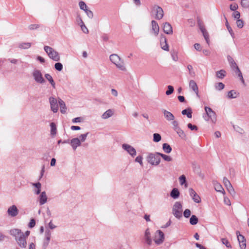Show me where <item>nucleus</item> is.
I'll return each mask as SVG.
<instances>
[{
  "label": "nucleus",
  "instance_id": "a878e982",
  "mask_svg": "<svg viewBox=\"0 0 249 249\" xmlns=\"http://www.w3.org/2000/svg\"><path fill=\"white\" fill-rule=\"evenodd\" d=\"M213 185L216 191L222 193L223 195L225 194V192L222 185L217 181H213Z\"/></svg>",
  "mask_w": 249,
  "mask_h": 249
},
{
  "label": "nucleus",
  "instance_id": "79ce46f5",
  "mask_svg": "<svg viewBox=\"0 0 249 249\" xmlns=\"http://www.w3.org/2000/svg\"><path fill=\"white\" fill-rule=\"evenodd\" d=\"M225 74L226 71L222 70L217 71L216 73V76L220 79H223L225 76Z\"/></svg>",
  "mask_w": 249,
  "mask_h": 249
},
{
  "label": "nucleus",
  "instance_id": "e433bc0d",
  "mask_svg": "<svg viewBox=\"0 0 249 249\" xmlns=\"http://www.w3.org/2000/svg\"><path fill=\"white\" fill-rule=\"evenodd\" d=\"M51 126V134L54 136L56 134V126L54 123H51L50 124Z\"/></svg>",
  "mask_w": 249,
  "mask_h": 249
},
{
  "label": "nucleus",
  "instance_id": "a19ab883",
  "mask_svg": "<svg viewBox=\"0 0 249 249\" xmlns=\"http://www.w3.org/2000/svg\"><path fill=\"white\" fill-rule=\"evenodd\" d=\"M198 218L196 215H193L190 217V223L191 225H195L198 223Z\"/></svg>",
  "mask_w": 249,
  "mask_h": 249
},
{
  "label": "nucleus",
  "instance_id": "7ed1b4c3",
  "mask_svg": "<svg viewBox=\"0 0 249 249\" xmlns=\"http://www.w3.org/2000/svg\"><path fill=\"white\" fill-rule=\"evenodd\" d=\"M44 49L50 58L55 61L60 60V57L59 54L54 49L48 46H45Z\"/></svg>",
  "mask_w": 249,
  "mask_h": 249
},
{
  "label": "nucleus",
  "instance_id": "72a5a7b5",
  "mask_svg": "<svg viewBox=\"0 0 249 249\" xmlns=\"http://www.w3.org/2000/svg\"><path fill=\"white\" fill-rule=\"evenodd\" d=\"M235 69H236V71H235L236 73L238 75V76L239 77V78H240V80L242 81V82L243 84H244L245 81H244L243 75H242V73L241 71H240V70H239V69L237 65H235Z\"/></svg>",
  "mask_w": 249,
  "mask_h": 249
},
{
  "label": "nucleus",
  "instance_id": "13d9d810",
  "mask_svg": "<svg viewBox=\"0 0 249 249\" xmlns=\"http://www.w3.org/2000/svg\"><path fill=\"white\" fill-rule=\"evenodd\" d=\"M237 26L239 28H242L244 26L243 21L241 19H238L236 21Z\"/></svg>",
  "mask_w": 249,
  "mask_h": 249
},
{
  "label": "nucleus",
  "instance_id": "473e14b6",
  "mask_svg": "<svg viewBox=\"0 0 249 249\" xmlns=\"http://www.w3.org/2000/svg\"><path fill=\"white\" fill-rule=\"evenodd\" d=\"M181 113L182 115H186L187 117L189 118H191L192 117V110L190 108H188L187 109L183 110L181 112Z\"/></svg>",
  "mask_w": 249,
  "mask_h": 249
},
{
  "label": "nucleus",
  "instance_id": "f03ea898",
  "mask_svg": "<svg viewBox=\"0 0 249 249\" xmlns=\"http://www.w3.org/2000/svg\"><path fill=\"white\" fill-rule=\"evenodd\" d=\"M109 60L119 70L125 71H126L124 61L116 53L111 54L109 56Z\"/></svg>",
  "mask_w": 249,
  "mask_h": 249
},
{
  "label": "nucleus",
  "instance_id": "6ab92c4d",
  "mask_svg": "<svg viewBox=\"0 0 249 249\" xmlns=\"http://www.w3.org/2000/svg\"><path fill=\"white\" fill-rule=\"evenodd\" d=\"M151 33L153 34L155 36H158L160 31V28L158 23L155 20H152L151 21Z\"/></svg>",
  "mask_w": 249,
  "mask_h": 249
},
{
  "label": "nucleus",
  "instance_id": "774afa93",
  "mask_svg": "<svg viewBox=\"0 0 249 249\" xmlns=\"http://www.w3.org/2000/svg\"><path fill=\"white\" fill-rule=\"evenodd\" d=\"M232 16L236 19H239L240 17V13L238 11H235L233 12Z\"/></svg>",
  "mask_w": 249,
  "mask_h": 249
},
{
  "label": "nucleus",
  "instance_id": "bb28decb",
  "mask_svg": "<svg viewBox=\"0 0 249 249\" xmlns=\"http://www.w3.org/2000/svg\"><path fill=\"white\" fill-rule=\"evenodd\" d=\"M160 46L162 49L168 51H169V46L168 44L167 43V40L165 37L162 36L160 37Z\"/></svg>",
  "mask_w": 249,
  "mask_h": 249
},
{
  "label": "nucleus",
  "instance_id": "5701e85b",
  "mask_svg": "<svg viewBox=\"0 0 249 249\" xmlns=\"http://www.w3.org/2000/svg\"><path fill=\"white\" fill-rule=\"evenodd\" d=\"M114 114V110L113 109H108L106 110L101 115V118L103 120H107L109 118L111 117Z\"/></svg>",
  "mask_w": 249,
  "mask_h": 249
},
{
  "label": "nucleus",
  "instance_id": "9b49d317",
  "mask_svg": "<svg viewBox=\"0 0 249 249\" xmlns=\"http://www.w3.org/2000/svg\"><path fill=\"white\" fill-rule=\"evenodd\" d=\"M122 148L132 157H134L136 155L137 153L136 149L131 145L124 143L122 144Z\"/></svg>",
  "mask_w": 249,
  "mask_h": 249
},
{
  "label": "nucleus",
  "instance_id": "1a4fd4ad",
  "mask_svg": "<svg viewBox=\"0 0 249 249\" xmlns=\"http://www.w3.org/2000/svg\"><path fill=\"white\" fill-rule=\"evenodd\" d=\"M223 182L229 193L231 195H235V191L231 182L226 177L223 178Z\"/></svg>",
  "mask_w": 249,
  "mask_h": 249
},
{
  "label": "nucleus",
  "instance_id": "0e129e2a",
  "mask_svg": "<svg viewBox=\"0 0 249 249\" xmlns=\"http://www.w3.org/2000/svg\"><path fill=\"white\" fill-rule=\"evenodd\" d=\"M85 12L90 18H92L93 17V14L91 11L87 9Z\"/></svg>",
  "mask_w": 249,
  "mask_h": 249
},
{
  "label": "nucleus",
  "instance_id": "412c9836",
  "mask_svg": "<svg viewBox=\"0 0 249 249\" xmlns=\"http://www.w3.org/2000/svg\"><path fill=\"white\" fill-rule=\"evenodd\" d=\"M144 239L148 245L150 246L152 244V241L151 236V233L148 228L145 231Z\"/></svg>",
  "mask_w": 249,
  "mask_h": 249
},
{
  "label": "nucleus",
  "instance_id": "a211bd4d",
  "mask_svg": "<svg viewBox=\"0 0 249 249\" xmlns=\"http://www.w3.org/2000/svg\"><path fill=\"white\" fill-rule=\"evenodd\" d=\"M38 197V200L40 205H43L47 202L48 197L45 191L40 193Z\"/></svg>",
  "mask_w": 249,
  "mask_h": 249
},
{
  "label": "nucleus",
  "instance_id": "c756f323",
  "mask_svg": "<svg viewBox=\"0 0 249 249\" xmlns=\"http://www.w3.org/2000/svg\"><path fill=\"white\" fill-rule=\"evenodd\" d=\"M239 93L234 90H230L228 92L227 97L229 99L236 98L238 97Z\"/></svg>",
  "mask_w": 249,
  "mask_h": 249
},
{
  "label": "nucleus",
  "instance_id": "6e6552de",
  "mask_svg": "<svg viewBox=\"0 0 249 249\" xmlns=\"http://www.w3.org/2000/svg\"><path fill=\"white\" fill-rule=\"evenodd\" d=\"M34 79L38 83L43 84L45 80L42 76L41 71L38 70H35L33 72Z\"/></svg>",
  "mask_w": 249,
  "mask_h": 249
},
{
  "label": "nucleus",
  "instance_id": "39448f33",
  "mask_svg": "<svg viewBox=\"0 0 249 249\" xmlns=\"http://www.w3.org/2000/svg\"><path fill=\"white\" fill-rule=\"evenodd\" d=\"M205 111L206 115L203 116L204 119L206 121H211L213 123H215L216 122V115L215 112L209 107H205Z\"/></svg>",
  "mask_w": 249,
  "mask_h": 249
},
{
  "label": "nucleus",
  "instance_id": "9d476101",
  "mask_svg": "<svg viewBox=\"0 0 249 249\" xmlns=\"http://www.w3.org/2000/svg\"><path fill=\"white\" fill-rule=\"evenodd\" d=\"M236 234L237 235V240L241 249H246V240L245 237L240 233L239 231H236Z\"/></svg>",
  "mask_w": 249,
  "mask_h": 249
},
{
  "label": "nucleus",
  "instance_id": "a18cd8bd",
  "mask_svg": "<svg viewBox=\"0 0 249 249\" xmlns=\"http://www.w3.org/2000/svg\"><path fill=\"white\" fill-rule=\"evenodd\" d=\"M79 6L81 10L85 11L87 9V6L86 4L84 1H80L79 2Z\"/></svg>",
  "mask_w": 249,
  "mask_h": 249
},
{
  "label": "nucleus",
  "instance_id": "37998d69",
  "mask_svg": "<svg viewBox=\"0 0 249 249\" xmlns=\"http://www.w3.org/2000/svg\"><path fill=\"white\" fill-rule=\"evenodd\" d=\"M161 136L158 133H154L153 134V141L156 142H159L161 140Z\"/></svg>",
  "mask_w": 249,
  "mask_h": 249
},
{
  "label": "nucleus",
  "instance_id": "052dcab7",
  "mask_svg": "<svg viewBox=\"0 0 249 249\" xmlns=\"http://www.w3.org/2000/svg\"><path fill=\"white\" fill-rule=\"evenodd\" d=\"M83 119L80 117L75 118L72 120V122L73 123H80L83 122Z\"/></svg>",
  "mask_w": 249,
  "mask_h": 249
},
{
  "label": "nucleus",
  "instance_id": "864d4df0",
  "mask_svg": "<svg viewBox=\"0 0 249 249\" xmlns=\"http://www.w3.org/2000/svg\"><path fill=\"white\" fill-rule=\"evenodd\" d=\"M54 68L56 70L61 71L63 69V65L61 63H56L54 65Z\"/></svg>",
  "mask_w": 249,
  "mask_h": 249
},
{
  "label": "nucleus",
  "instance_id": "4c0bfd02",
  "mask_svg": "<svg viewBox=\"0 0 249 249\" xmlns=\"http://www.w3.org/2000/svg\"><path fill=\"white\" fill-rule=\"evenodd\" d=\"M45 78L50 82L53 88H55V84L53 81V77L49 74H46L45 75Z\"/></svg>",
  "mask_w": 249,
  "mask_h": 249
},
{
  "label": "nucleus",
  "instance_id": "09e8293b",
  "mask_svg": "<svg viewBox=\"0 0 249 249\" xmlns=\"http://www.w3.org/2000/svg\"><path fill=\"white\" fill-rule=\"evenodd\" d=\"M226 25L227 29H228V30L229 31V32L230 33V35H231L232 37L233 38L234 37V33H233L231 28L229 25V23H228V22L227 21L226 22Z\"/></svg>",
  "mask_w": 249,
  "mask_h": 249
},
{
  "label": "nucleus",
  "instance_id": "0eeeda50",
  "mask_svg": "<svg viewBox=\"0 0 249 249\" xmlns=\"http://www.w3.org/2000/svg\"><path fill=\"white\" fill-rule=\"evenodd\" d=\"M153 240L157 245L162 244L164 241V234L160 230L157 231L155 232Z\"/></svg>",
  "mask_w": 249,
  "mask_h": 249
},
{
  "label": "nucleus",
  "instance_id": "680f3d73",
  "mask_svg": "<svg viewBox=\"0 0 249 249\" xmlns=\"http://www.w3.org/2000/svg\"><path fill=\"white\" fill-rule=\"evenodd\" d=\"M135 161L139 163L141 165H142V157L141 156H139L136 157Z\"/></svg>",
  "mask_w": 249,
  "mask_h": 249
},
{
  "label": "nucleus",
  "instance_id": "f257e3e1",
  "mask_svg": "<svg viewBox=\"0 0 249 249\" xmlns=\"http://www.w3.org/2000/svg\"><path fill=\"white\" fill-rule=\"evenodd\" d=\"M11 235L15 238L17 244L21 248L25 249L27 247V238L23 235L21 230L18 229H13L10 231Z\"/></svg>",
  "mask_w": 249,
  "mask_h": 249
},
{
  "label": "nucleus",
  "instance_id": "cd10ccee",
  "mask_svg": "<svg viewBox=\"0 0 249 249\" xmlns=\"http://www.w3.org/2000/svg\"><path fill=\"white\" fill-rule=\"evenodd\" d=\"M58 104L60 107V111L62 113L64 114L66 112L67 108L64 102L60 98L58 99Z\"/></svg>",
  "mask_w": 249,
  "mask_h": 249
},
{
  "label": "nucleus",
  "instance_id": "4be33fe9",
  "mask_svg": "<svg viewBox=\"0 0 249 249\" xmlns=\"http://www.w3.org/2000/svg\"><path fill=\"white\" fill-rule=\"evenodd\" d=\"M163 30L164 32L167 35H171L173 34L172 26L168 22H165L163 23Z\"/></svg>",
  "mask_w": 249,
  "mask_h": 249
},
{
  "label": "nucleus",
  "instance_id": "bf43d9fd",
  "mask_svg": "<svg viewBox=\"0 0 249 249\" xmlns=\"http://www.w3.org/2000/svg\"><path fill=\"white\" fill-rule=\"evenodd\" d=\"M172 124L173 126V129L174 130H176L179 127L178 126V123L177 121L174 120L172 121Z\"/></svg>",
  "mask_w": 249,
  "mask_h": 249
},
{
  "label": "nucleus",
  "instance_id": "c9c22d12",
  "mask_svg": "<svg viewBox=\"0 0 249 249\" xmlns=\"http://www.w3.org/2000/svg\"><path fill=\"white\" fill-rule=\"evenodd\" d=\"M179 183L181 185H184L185 187L186 188L187 187V184L186 183V177L184 175L180 176L179 178Z\"/></svg>",
  "mask_w": 249,
  "mask_h": 249
},
{
  "label": "nucleus",
  "instance_id": "2eb2a0df",
  "mask_svg": "<svg viewBox=\"0 0 249 249\" xmlns=\"http://www.w3.org/2000/svg\"><path fill=\"white\" fill-rule=\"evenodd\" d=\"M199 28L203 34V36L208 45L210 44L209 36L208 33L204 28V26L202 25L200 21H198Z\"/></svg>",
  "mask_w": 249,
  "mask_h": 249
},
{
  "label": "nucleus",
  "instance_id": "49530a36",
  "mask_svg": "<svg viewBox=\"0 0 249 249\" xmlns=\"http://www.w3.org/2000/svg\"><path fill=\"white\" fill-rule=\"evenodd\" d=\"M81 25L80 26L81 29L82 31V32L85 34H88L89 33V30L86 25H85L84 22H81Z\"/></svg>",
  "mask_w": 249,
  "mask_h": 249
},
{
  "label": "nucleus",
  "instance_id": "ddd939ff",
  "mask_svg": "<svg viewBox=\"0 0 249 249\" xmlns=\"http://www.w3.org/2000/svg\"><path fill=\"white\" fill-rule=\"evenodd\" d=\"M152 10L156 12V18L160 19L163 17V10L162 8L158 5H154L152 7Z\"/></svg>",
  "mask_w": 249,
  "mask_h": 249
},
{
  "label": "nucleus",
  "instance_id": "20e7f679",
  "mask_svg": "<svg viewBox=\"0 0 249 249\" xmlns=\"http://www.w3.org/2000/svg\"><path fill=\"white\" fill-rule=\"evenodd\" d=\"M160 153H149L147 157V161L152 165H158L160 162Z\"/></svg>",
  "mask_w": 249,
  "mask_h": 249
},
{
  "label": "nucleus",
  "instance_id": "393cba45",
  "mask_svg": "<svg viewBox=\"0 0 249 249\" xmlns=\"http://www.w3.org/2000/svg\"><path fill=\"white\" fill-rule=\"evenodd\" d=\"M70 144L73 150H75L78 146L81 145L80 141L78 138H75L71 139Z\"/></svg>",
  "mask_w": 249,
  "mask_h": 249
},
{
  "label": "nucleus",
  "instance_id": "4d7b16f0",
  "mask_svg": "<svg viewBox=\"0 0 249 249\" xmlns=\"http://www.w3.org/2000/svg\"><path fill=\"white\" fill-rule=\"evenodd\" d=\"M191 211L188 209L185 210V211H184V213H183V215L186 218H188L189 217H190L191 215Z\"/></svg>",
  "mask_w": 249,
  "mask_h": 249
},
{
  "label": "nucleus",
  "instance_id": "de8ad7c7",
  "mask_svg": "<svg viewBox=\"0 0 249 249\" xmlns=\"http://www.w3.org/2000/svg\"><path fill=\"white\" fill-rule=\"evenodd\" d=\"M89 134V132H87L85 134H81L79 137V140L80 141V143L82 142H84Z\"/></svg>",
  "mask_w": 249,
  "mask_h": 249
},
{
  "label": "nucleus",
  "instance_id": "338daca9",
  "mask_svg": "<svg viewBox=\"0 0 249 249\" xmlns=\"http://www.w3.org/2000/svg\"><path fill=\"white\" fill-rule=\"evenodd\" d=\"M39 28V25L37 24H31L28 26V29L30 30L36 29Z\"/></svg>",
  "mask_w": 249,
  "mask_h": 249
},
{
  "label": "nucleus",
  "instance_id": "423d86ee",
  "mask_svg": "<svg viewBox=\"0 0 249 249\" xmlns=\"http://www.w3.org/2000/svg\"><path fill=\"white\" fill-rule=\"evenodd\" d=\"M172 213L175 217L180 219L182 216V205L180 202H176L172 207Z\"/></svg>",
  "mask_w": 249,
  "mask_h": 249
},
{
  "label": "nucleus",
  "instance_id": "7c9ffc66",
  "mask_svg": "<svg viewBox=\"0 0 249 249\" xmlns=\"http://www.w3.org/2000/svg\"><path fill=\"white\" fill-rule=\"evenodd\" d=\"M18 48L21 49H27L31 47V43L29 42H21L18 44Z\"/></svg>",
  "mask_w": 249,
  "mask_h": 249
},
{
  "label": "nucleus",
  "instance_id": "2f4dec72",
  "mask_svg": "<svg viewBox=\"0 0 249 249\" xmlns=\"http://www.w3.org/2000/svg\"><path fill=\"white\" fill-rule=\"evenodd\" d=\"M162 149L163 151L167 154L170 153L172 151V147L169 144L166 143H164L162 144Z\"/></svg>",
  "mask_w": 249,
  "mask_h": 249
},
{
  "label": "nucleus",
  "instance_id": "f704fd0d",
  "mask_svg": "<svg viewBox=\"0 0 249 249\" xmlns=\"http://www.w3.org/2000/svg\"><path fill=\"white\" fill-rule=\"evenodd\" d=\"M187 69L189 71V74L192 77H195L196 76V72L193 69V66L191 65H187Z\"/></svg>",
  "mask_w": 249,
  "mask_h": 249
},
{
  "label": "nucleus",
  "instance_id": "b1692460",
  "mask_svg": "<svg viewBox=\"0 0 249 249\" xmlns=\"http://www.w3.org/2000/svg\"><path fill=\"white\" fill-rule=\"evenodd\" d=\"M162 112L163 114L165 119L167 121H174V120L175 119V116L171 112H170L165 109H162Z\"/></svg>",
  "mask_w": 249,
  "mask_h": 249
},
{
  "label": "nucleus",
  "instance_id": "c03bdc74",
  "mask_svg": "<svg viewBox=\"0 0 249 249\" xmlns=\"http://www.w3.org/2000/svg\"><path fill=\"white\" fill-rule=\"evenodd\" d=\"M224 87H225L224 84L221 82L217 83L215 86V89L218 90H220L223 89L224 88Z\"/></svg>",
  "mask_w": 249,
  "mask_h": 249
},
{
  "label": "nucleus",
  "instance_id": "f8f14e48",
  "mask_svg": "<svg viewBox=\"0 0 249 249\" xmlns=\"http://www.w3.org/2000/svg\"><path fill=\"white\" fill-rule=\"evenodd\" d=\"M49 101L52 111L54 113L57 112L58 110V106L56 99L51 96L49 98Z\"/></svg>",
  "mask_w": 249,
  "mask_h": 249
},
{
  "label": "nucleus",
  "instance_id": "3c124183",
  "mask_svg": "<svg viewBox=\"0 0 249 249\" xmlns=\"http://www.w3.org/2000/svg\"><path fill=\"white\" fill-rule=\"evenodd\" d=\"M241 4L245 8L249 7V0H241Z\"/></svg>",
  "mask_w": 249,
  "mask_h": 249
},
{
  "label": "nucleus",
  "instance_id": "e2e57ef3",
  "mask_svg": "<svg viewBox=\"0 0 249 249\" xmlns=\"http://www.w3.org/2000/svg\"><path fill=\"white\" fill-rule=\"evenodd\" d=\"M187 126L191 130H197V127L195 125H193L192 124L189 123L188 124Z\"/></svg>",
  "mask_w": 249,
  "mask_h": 249
},
{
  "label": "nucleus",
  "instance_id": "4468645a",
  "mask_svg": "<svg viewBox=\"0 0 249 249\" xmlns=\"http://www.w3.org/2000/svg\"><path fill=\"white\" fill-rule=\"evenodd\" d=\"M188 191L190 196L195 202L196 203L201 202L200 197L193 188H190Z\"/></svg>",
  "mask_w": 249,
  "mask_h": 249
},
{
  "label": "nucleus",
  "instance_id": "603ef678",
  "mask_svg": "<svg viewBox=\"0 0 249 249\" xmlns=\"http://www.w3.org/2000/svg\"><path fill=\"white\" fill-rule=\"evenodd\" d=\"M51 235H52V233H51V231H50V230H48V229L46 230L45 232V238H46V239L47 240H48V239L51 240Z\"/></svg>",
  "mask_w": 249,
  "mask_h": 249
},
{
  "label": "nucleus",
  "instance_id": "f3484780",
  "mask_svg": "<svg viewBox=\"0 0 249 249\" xmlns=\"http://www.w3.org/2000/svg\"><path fill=\"white\" fill-rule=\"evenodd\" d=\"M31 185L34 194L38 195L41 193V184L40 182L32 183Z\"/></svg>",
  "mask_w": 249,
  "mask_h": 249
},
{
  "label": "nucleus",
  "instance_id": "dca6fc26",
  "mask_svg": "<svg viewBox=\"0 0 249 249\" xmlns=\"http://www.w3.org/2000/svg\"><path fill=\"white\" fill-rule=\"evenodd\" d=\"M7 213L11 217H15L18 214V210L17 207L15 205H13L8 208Z\"/></svg>",
  "mask_w": 249,
  "mask_h": 249
},
{
  "label": "nucleus",
  "instance_id": "aec40b11",
  "mask_svg": "<svg viewBox=\"0 0 249 249\" xmlns=\"http://www.w3.org/2000/svg\"><path fill=\"white\" fill-rule=\"evenodd\" d=\"M189 88L192 89L196 94L197 97H199L198 93V88L196 82L194 80H191L189 82Z\"/></svg>",
  "mask_w": 249,
  "mask_h": 249
},
{
  "label": "nucleus",
  "instance_id": "5fc2aeb1",
  "mask_svg": "<svg viewBox=\"0 0 249 249\" xmlns=\"http://www.w3.org/2000/svg\"><path fill=\"white\" fill-rule=\"evenodd\" d=\"M50 241V239H48V240H47L46 239V238H45L44 240L43 241V244H42V246H43V248H44V249H46V248L48 247V246L49 244Z\"/></svg>",
  "mask_w": 249,
  "mask_h": 249
},
{
  "label": "nucleus",
  "instance_id": "58836bf2",
  "mask_svg": "<svg viewBox=\"0 0 249 249\" xmlns=\"http://www.w3.org/2000/svg\"><path fill=\"white\" fill-rule=\"evenodd\" d=\"M178 136L182 139H185L186 138V135L184 131L180 128L177 129L175 130Z\"/></svg>",
  "mask_w": 249,
  "mask_h": 249
},
{
  "label": "nucleus",
  "instance_id": "6e6d98bb",
  "mask_svg": "<svg viewBox=\"0 0 249 249\" xmlns=\"http://www.w3.org/2000/svg\"><path fill=\"white\" fill-rule=\"evenodd\" d=\"M221 242L222 244L225 245L227 247H231V245L228 240L226 238H222Z\"/></svg>",
  "mask_w": 249,
  "mask_h": 249
},
{
  "label": "nucleus",
  "instance_id": "69168bd1",
  "mask_svg": "<svg viewBox=\"0 0 249 249\" xmlns=\"http://www.w3.org/2000/svg\"><path fill=\"white\" fill-rule=\"evenodd\" d=\"M35 225H36V221H35V219H32L30 220V221L28 224V227L30 228H32L35 226Z\"/></svg>",
  "mask_w": 249,
  "mask_h": 249
},
{
  "label": "nucleus",
  "instance_id": "8fccbe9b",
  "mask_svg": "<svg viewBox=\"0 0 249 249\" xmlns=\"http://www.w3.org/2000/svg\"><path fill=\"white\" fill-rule=\"evenodd\" d=\"M168 90L166 91V94L167 95H169L171 94L174 91V88L172 86H168L167 87Z\"/></svg>",
  "mask_w": 249,
  "mask_h": 249
},
{
  "label": "nucleus",
  "instance_id": "c85d7f7f",
  "mask_svg": "<svg viewBox=\"0 0 249 249\" xmlns=\"http://www.w3.org/2000/svg\"><path fill=\"white\" fill-rule=\"evenodd\" d=\"M180 193L178 189L174 188L170 193V196L173 199H176L179 196Z\"/></svg>",
  "mask_w": 249,
  "mask_h": 249
},
{
  "label": "nucleus",
  "instance_id": "ea45409f",
  "mask_svg": "<svg viewBox=\"0 0 249 249\" xmlns=\"http://www.w3.org/2000/svg\"><path fill=\"white\" fill-rule=\"evenodd\" d=\"M159 155H160V157H162V158L166 161L170 162L173 160V158L170 156L163 154L160 153L159 154Z\"/></svg>",
  "mask_w": 249,
  "mask_h": 249
}]
</instances>
